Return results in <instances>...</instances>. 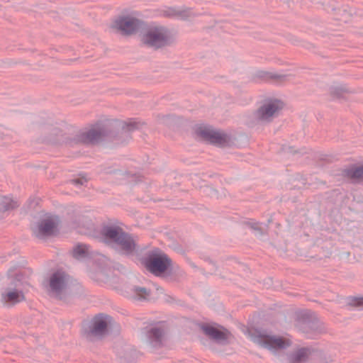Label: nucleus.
<instances>
[{
  "label": "nucleus",
  "instance_id": "b1692460",
  "mask_svg": "<svg viewBox=\"0 0 363 363\" xmlns=\"http://www.w3.org/2000/svg\"><path fill=\"white\" fill-rule=\"evenodd\" d=\"M186 11H180L175 9H171L168 13L170 16L186 18L188 15L186 14Z\"/></svg>",
  "mask_w": 363,
  "mask_h": 363
},
{
  "label": "nucleus",
  "instance_id": "9d476101",
  "mask_svg": "<svg viewBox=\"0 0 363 363\" xmlns=\"http://www.w3.org/2000/svg\"><path fill=\"white\" fill-rule=\"evenodd\" d=\"M196 135L201 139L218 145H223L228 142L227 136L206 125H199L196 129Z\"/></svg>",
  "mask_w": 363,
  "mask_h": 363
},
{
  "label": "nucleus",
  "instance_id": "f257e3e1",
  "mask_svg": "<svg viewBox=\"0 0 363 363\" xmlns=\"http://www.w3.org/2000/svg\"><path fill=\"white\" fill-rule=\"evenodd\" d=\"M79 233L101 242H114L120 246L126 255H133L136 242L132 235L123 232V228H80Z\"/></svg>",
  "mask_w": 363,
  "mask_h": 363
},
{
  "label": "nucleus",
  "instance_id": "9b49d317",
  "mask_svg": "<svg viewBox=\"0 0 363 363\" xmlns=\"http://www.w3.org/2000/svg\"><path fill=\"white\" fill-rule=\"evenodd\" d=\"M203 332L218 343H225L230 335V333L225 328L218 329L209 325H203L201 326Z\"/></svg>",
  "mask_w": 363,
  "mask_h": 363
},
{
  "label": "nucleus",
  "instance_id": "f03ea898",
  "mask_svg": "<svg viewBox=\"0 0 363 363\" xmlns=\"http://www.w3.org/2000/svg\"><path fill=\"white\" fill-rule=\"evenodd\" d=\"M142 264L153 275L167 278L172 274V260L162 250L155 247L141 259Z\"/></svg>",
  "mask_w": 363,
  "mask_h": 363
},
{
  "label": "nucleus",
  "instance_id": "0eeeda50",
  "mask_svg": "<svg viewBox=\"0 0 363 363\" xmlns=\"http://www.w3.org/2000/svg\"><path fill=\"white\" fill-rule=\"evenodd\" d=\"M111 318V316L103 313L96 315L91 320V325L85 331L86 337L91 339L92 337L101 338L104 337L108 334Z\"/></svg>",
  "mask_w": 363,
  "mask_h": 363
},
{
  "label": "nucleus",
  "instance_id": "6e6552de",
  "mask_svg": "<svg viewBox=\"0 0 363 363\" xmlns=\"http://www.w3.org/2000/svg\"><path fill=\"white\" fill-rule=\"evenodd\" d=\"M284 108V103L277 99L264 100L256 112V118L260 121H269L277 116Z\"/></svg>",
  "mask_w": 363,
  "mask_h": 363
},
{
  "label": "nucleus",
  "instance_id": "39448f33",
  "mask_svg": "<svg viewBox=\"0 0 363 363\" xmlns=\"http://www.w3.org/2000/svg\"><path fill=\"white\" fill-rule=\"evenodd\" d=\"M170 40L168 30L160 26H152L147 28L143 34L142 41L154 48L166 45Z\"/></svg>",
  "mask_w": 363,
  "mask_h": 363
},
{
  "label": "nucleus",
  "instance_id": "20e7f679",
  "mask_svg": "<svg viewBox=\"0 0 363 363\" xmlns=\"http://www.w3.org/2000/svg\"><path fill=\"white\" fill-rule=\"evenodd\" d=\"M69 276L65 272L57 270L51 274L48 291L50 296L64 301L69 294Z\"/></svg>",
  "mask_w": 363,
  "mask_h": 363
},
{
  "label": "nucleus",
  "instance_id": "1a4fd4ad",
  "mask_svg": "<svg viewBox=\"0 0 363 363\" xmlns=\"http://www.w3.org/2000/svg\"><path fill=\"white\" fill-rule=\"evenodd\" d=\"M140 26V21L132 15L121 16L117 18L111 28L124 34L134 33Z\"/></svg>",
  "mask_w": 363,
  "mask_h": 363
},
{
  "label": "nucleus",
  "instance_id": "cd10ccee",
  "mask_svg": "<svg viewBox=\"0 0 363 363\" xmlns=\"http://www.w3.org/2000/svg\"><path fill=\"white\" fill-rule=\"evenodd\" d=\"M333 95L336 96L337 97L339 96V94L337 93H335V91H333Z\"/></svg>",
  "mask_w": 363,
  "mask_h": 363
},
{
  "label": "nucleus",
  "instance_id": "423d86ee",
  "mask_svg": "<svg viewBox=\"0 0 363 363\" xmlns=\"http://www.w3.org/2000/svg\"><path fill=\"white\" fill-rule=\"evenodd\" d=\"M252 341L265 348L280 350L290 346L291 342L281 337L269 335L259 330H255L250 333Z\"/></svg>",
  "mask_w": 363,
  "mask_h": 363
},
{
  "label": "nucleus",
  "instance_id": "4468645a",
  "mask_svg": "<svg viewBox=\"0 0 363 363\" xmlns=\"http://www.w3.org/2000/svg\"><path fill=\"white\" fill-rule=\"evenodd\" d=\"M312 352L313 349L311 347H301L289 355V363H305L308 361Z\"/></svg>",
  "mask_w": 363,
  "mask_h": 363
},
{
  "label": "nucleus",
  "instance_id": "dca6fc26",
  "mask_svg": "<svg viewBox=\"0 0 363 363\" xmlns=\"http://www.w3.org/2000/svg\"><path fill=\"white\" fill-rule=\"evenodd\" d=\"M163 335L164 330L161 328H152L147 333L150 343L155 347L162 345Z\"/></svg>",
  "mask_w": 363,
  "mask_h": 363
},
{
  "label": "nucleus",
  "instance_id": "393cba45",
  "mask_svg": "<svg viewBox=\"0 0 363 363\" xmlns=\"http://www.w3.org/2000/svg\"><path fill=\"white\" fill-rule=\"evenodd\" d=\"M129 125L130 126V128L129 129H130V128H136V127H137V123H135V122H134L133 123H130L128 125V126H129Z\"/></svg>",
  "mask_w": 363,
  "mask_h": 363
},
{
  "label": "nucleus",
  "instance_id": "2eb2a0df",
  "mask_svg": "<svg viewBox=\"0 0 363 363\" xmlns=\"http://www.w3.org/2000/svg\"><path fill=\"white\" fill-rule=\"evenodd\" d=\"M32 234L39 240L47 241L58 236L60 228H32Z\"/></svg>",
  "mask_w": 363,
  "mask_h": 363
},
{
  "label": "nucleus",
  "instance_id": "ddd939ff",
  "mask_svg": "<svg viewBox=\"0 0 363 363\" xmlns=\"http://www.w3.org/2000/svg\"><path fill=\"white\" fill-rule=\"evenodd\" d=\"M104 132L100 127H93L84 130L79 135V142L82 143H94L99 141L103 136Z\"/></svg>",
  "mask_w": 363,
  "mask_h": 363
},
{
  "label": "nucleus",
  "instance_id": "5701e85b",
  "mask_svg": "<svg viewBox=\"0 0 363 363\" xmlns=\"http://www.w3.org/2000/svg\"><path fill=\"white\" fill-rule=\"evenodd\" d=\"M348 304L354 307L363 306V296L362 297H350L349 298Z\"/></svg>",
  "mask_w": 363,
  "mask_h": 363
},
{
  "label": "nucleus",
  "instance_id": "4be33fe9",
  "mask_svg": "<svg viewBox=\"0 0 363 363\" xmlns=\"http://www.w3.org/2000/svg\"><path fill=\"white\" fill-rule=\"evenodd\" d=\"M348 175L354 179H363V167L352 169L349 171Z\"/></svg>",
  "mask_w": 363,
  "mask_h": 363
},
{
  "label": "nucleus",
  "instance_id": "412c9836",
  "mask_svg": "<svg viewBox=\"0 0 363 363\" xmlns=\"http://www.w3.org/2000/svg\"><path fill=\"white\" fill-rule=\"evenodd\" d=\"M18 206V202L9 197L2 198L0 203V212L7 211L15 208Z\"/></svg>",
  "mask_w": 363,
  "mask_h": 363
},
{
  "label": "nucleus",
  "instance_id": "7ed1b4c3",
  "mask_svg": "<svg viewBox=\"0 0 363 363\" xmlns=\"http://www.w3.org/2000/svg\"><path fill=\"white\" fill-rule=\"evenodd\" d=\"M295 327L308 339H315L319 335L325 333L323 323L311 311H303L297 313Z\"/></svg>",
  "mask_w": 363,
  "mask_h": 363
},
{
  "label": "nucleus",
  "instance_id": "f8f14e48",
  "mask_svg": "<svg viewBox=\"0 0 363 363\" xmlns=\"http://www.w3.org/2000/svg\"><path fill=\"white\" fill-rule=\"evenodd\" d=\"M25 300V296L21 291L6 289L1 293V302L6 306L11 307Z\"/></svg>",
  "mask_w": 363,
  "mask_h": 363
},
{
  "label": "nucleus",
  "instance_id": "aec40b11",
  "mask_svg": "<svg viewBox=\"0 0 363 363\" xmlns=\"http://www.w3.org/2000/svg\"><path fill=\"white\" fill-rule=\"evenodd\" d=\"M88 254L87 245L82 243H78L72 250V256L75 259L86 257Z\"/></svg>",
  "mask_w": 363,
  "mask_h": 363
},
{
  "label": "nucleus",
  "instance_id": "6ab92c4d",
  "mask_svg": "<svg viewBox=\"0 0 363 363\" xmlns=\"http://www.w3.org/2000/svg\"><path fill=\"white\" fill-rule=\"evenodd\" d=\"M131 291L134 294V298L138 300H146L150 296L151 291L145 287L134 286Z\"/></svg>",
  "mask_w": 363,
  "mask_h": 363
},
{
  "label": "nucleus",
  "instance_id": "a211bd4d",
  "mask_svg": "<svg viewBox=\"0 0 363 363\" xmlns=\"http://www.w3.org/2000/svg\"><path fill=\"white\" fill-rule=\"evenodd\" d=\"M40 224L38 227H55L60 224L58 217L50 213H42L40 216Z\"/></svg>",
  "mask_w": 363,
  "mask_h": 363
},
{
  "label": "nucleus",
  "instance_id": "f3484780",
  "mask_svg": "<svg viewBox=\"0 0 363 363\" xmlns=\"http://www.w3.org/2000/svg\"><path fill=\"white\" fill-rule=\"evenodd\" d=\"M315 245L320 249L323 257H328L331 255L333 242L330 238L323 239L322 238H318L315 240Z\"/></svg>",
  "mask_w": 363,
  "mask_h": 363
},
{
  "label": "nucleus",
  "instance_id": "a878e982",
  "mask_svg": "<svg viewBox=\"0 0 363 363\" xmlns=\"http://www.w3.org/2000/svg\"><path fill=\"white\" fill-rule=\"evenodd\" d=\"M111 227H118V222L116 221H113L111 223Z\"/></svg>",
  "mask_w": 363,
  "mask_h": 363
},
{
  "label": "nucleus",
  "instance_id": "bb28decb",
  "mask_svg": "<svg viewBox=\"0 0 363 363\" xmlns=\"http://www.w3.org/2000/svg\"><path fill=\"white\" fill-rule=\"evenodd\" d=\"M255 232H261L262 228H252Z\"/></svg>",
  "mask_w": 363,
  "mask_h": 363
}]
</instances>
